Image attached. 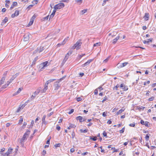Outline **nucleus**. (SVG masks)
<instances>
[{
    "label": "nucleus",
    "instance_id": "nucleus-1",
    "mask_svg": "<svg viewBox=\"0 0 156 156\" xmlns=\"http://www.w3.org/2000/svg\"><path fill=\"white\" fill-rule=\"evenodd\" d=\"M30 131L29 130H27L26 132L23 135V137L21 138L20 140L21 143V142L25 140H26L27 139V137H28V135L30 134Z\"/></svg>",
    "mask_w": 156,
    "mask_h": 156
},
{
    "label": "nucleus",
    "instance_id": "nucleus-2",
    "mask_svg": "<svg viewBox=\"0 0 156 156\" xmlns=\"http://www.w3.org/2000/svg\"><path fill=\"white\" fill-rule=\"evenodd\" d=\"M65 6L64 3H60L58 4L55 5L54 7L56 9H60L62 8H63Z\"/></svg>",
    "mask_w": 156,
    "mask_h": 156
},
{
    "label": "nucleus",
    "instance_id": "nucleus-3",
    "mask_svg": "<svg viewBox=\"0 0 156 156\" xmlns=\"http://www.w3.org/2000/svg\"><path fill=\"white\" fill-rule=\"evenodd\" d=\"M40 91V90H37L34 93V95H32L31 97V100H33L34 98L38 94Z\"/></svg>",
    "mask_w": 156,
    "mask_h": 156
},
{
    "label": "nucleus",
    "instance_id": "nucleus-4",
    "mask_svg": "<svg viewBox=\"0 0 156 156\" xmlns=\"http://www.w3.org/2000/svg\"><path fill=\"white\" fill-rule=\"evenodd\" d=\"M36 17L34 15L32 16V18H31L30 19V20L29 22V23L28 24L27 26L28 27H29L31 25H32L34 21V20L35 18Z\"/></svg>",
    "mask_w": 156,
    "mask_h": 156
},
{
    "label": "nucleus",
    "instance_id": "nucleus-5",
    "mask_svg": "<svg viewBox=\"0 0 156 156\" xmlns=\"http://www.w3.org/2000/svg\"><path fill=\"white\" fill-rule=\"evenodd\" d=\"M128 64V62H125L124 63H122L121 64L119 65V63H118L117 65L118 66H117V67L118 68H122L126 66Z\"/></svg>",
    "mask_w": 156,
    "mask_h": 156
},
{
    "label": "nucleus",
    "instance_id": "nucleus-6",
    "mask_svg": "<svg viewBox=\"0 0 156 156\" xmlns=\"http://www.w3.org/2000/svg\"><path fill=\"white\" fill-rule=\"evenodd\" d=\"M81 43L80 41H77L74 45L76 47V49L77 50L80 49V46Z\"/></svg>",
    "mask_w": 156,
    "mask_h": 156
},
{
    "label": "nucleus",
    "instance_id": "nucleus-7",
    "mask_svg": "<svg viewBox=\"0 0 156 156\" xmlns=\"http://www.w3.org/2000/svg\"><path fill=\"white\" fill-rule=\"evenodd\" d=\"M48 63V61H45L44 62L41 63L40 66L42 67L41 69H44V68L48 66L47 64Z\"/></svg>",
    "mask_w": 156,
    "mask_h": 156
},
{
    "label": "nucleus",
    "instance_id": "nucleus-8",
    "mask_svg": "<svg viewBox=\"0 0 156 156\" xmlns=\"http://www.w3.org/2000/svg\"><path fill=\"white\" fill-rule=\"evenodd\" d=\"M93 60V59H91L88 60L87 62H86L84 64H83L82 65V67H84L87 66L89 64V63L91 62Z\"/></svg>",
    "mask_w": 156,
    "mask_h": 156
},
{
    "label": "nucleus",
    "instance_id": "nucleus-9",
    "mask_svg": "<svg viewBox=\"0 0 156 156\" xmlns=\"http://www.w3.org/2000/svg\"><path fill=\"white\" fill-rule=\"evenodd\" d=\"M12 148H9L8 150V151L4 155V156H5L6 155L7 156H8L12 151Z\"/></svg>",
    "mask_w": 156,
    "mask_h": 156
},
{
    "label": "nucleus",
    "instance_id": "nucleus-10",
    "mask_svg": "<svg viewBox=\"0 0 156 156\" xmlns=\"http://www.w3.org/2000/svg\"><path fill=\"white\" fill-rule=\"evenodd\" d=\"M19 11L16 10L15 13L12 14L11 15V17L12 18H14L15 16H17L19 15Z\"/></svg>",
    "mask_w": 156,
    "mask_h": 156
},
{
    "label": "nucleus",
    "instance_id": "nucleus-11",
    "mask_svg": "<svg viewBox=\"0 0 156 156\" xmlns=\"http://www.w3.org/2000/svg\"><path fill=\"white\" fill-rule=\"evenodd\" d=\"M77 120H79L80 122H82L85 121V119H83V117L81 116H78L76 117Z\"/></svg>",
    "mask_w": 156,
    "mask_h": 156
},
{
    "label": "nucleus",
    "instance_id": "nucleus-12",
    "mask_svg": "<svg viewBox=\"0 0 156 156\" xmlns=\"http://www.w3.org/2000/svg\"><path fill=\"white\" fill-rule=\"evenodd\" d=\"M30 36L31 35L29 33L25 34L24 35V39H29L30 38Z\"/></svg>",
    "mask_w": 156,
    "mask_h": 156
},
{
    "label": "nucleus",
    "instance_id": "nucleus-13",
    "mask_svg": "<svg viewBox=\"0 0 156 156\" xmlns=\"http://www.w3.org/2000/svg\"><path fill=\"white\" fill-rule=\"evenodd\" d=\"M149 18V14L148 13H146L145 16L144 17V20L147 21L148 20Z\"/></svg>",
    "mask_w": 156,
    "mask_h": 156
},
{
    "label": "nucleus",
    "instance_id": "nucleus-14",
    "mask_svg": "<svg viewBox=\"0 0 156 156\" xmlns=\"http://www.w3.org/2000/svg\"><path fill=\"white\" fill-rule=\"evenodd\" d=\"M54 86L55 87V90H58L60 86L59 85L58 83H57V82H55L54 84Z\"/></svg>",
    "mask_w": 156,
    "mask_h": 156
},
{
    "label": "nucleus",
    "instance_id": "nucleus-15",
    "mask_svg": "<svg viewBox=\"0 0 156 156\" xmlns=\"http://www.w3.org/2000/svg\"><path fill=\"white\" fill-rule=\"evenodd\" d=\"M8 21V18L7 17H6L5 19L2 21V22L1 23V25H3L5 23Z\"/></svg>",
    "mask_w": 156,
    "mask_h": 156
},
{
    "label": "nucleus",
    "instance_id": "nucleus-16",
    "mask_svg": "<svg viewBox=\"0 0 156 156\" xmlns=\"http://www.w3.org/2000/svg\"><path fill=\"white\" fill-rule=\"evenodd\" d=\"M37 49H38V51L39 53H40L42 52L43 50L44 49V48L43 47H40L39 48H37Z\"/></svg>",
    "mask_w": 156,
    "mask_h": 156
},
{
    "label": "nucleus",
    "instance_id": "nucleus-17",
    "mask_svg": "<svg viewBox=\"0 0 156 156\" xmlns=\"http://www.w3.org/2000/svg\"><path fill=\"white\" fill-rule=\"evenodd\" d=\"M56 79H51L49 80H48L46 82V85H48V84L54 81V80H55Z\"/></svg>",
    "mask_w": 156,
    "mask_h": 156
},
{
    "label": "nucleus",
    "instance_id": "nucleus-18",
    "mask_svg": "<svg viewBox=\"0 0 156 156\" xmlns=\"http://www.w3.org/2000/svg\"><path fill=\"white\" fill-rule=\"evenodd\" d=\"M66 42L65 40H64L62 43H59L58 44L57 46L58 47H59L61 45H63Z\"/></svg>",
    "mask_w": 156,
    "mask_h": 156
},
{
    "label": "nucleus",
    "instance_id": "nucleus-19",
    "mask_svg": "<svg viewBox=\"0 0 156 156\" xmlns=\"http://www.w3.org/2000/svg\"><path fill=\"white\" fill-rule=\"evenodd\" d=\"M5 80V77H3L0 80V86L3 84Z\"/></svg>",
    "mask_w": 156,
    "mask_h": 156
},
{
    "label": "nucleus",
    "instance_id": "nucleus-20",
    "mask_svg": "<svg viewBox=\"0 0 156 156\" xmlns=\"http://www.w3.org/2000/svg\"><path fill=\"white\" fill-rule=\"evenodd\" d=\"M90 140H92L94 141H95L97 140V138L96 136H93V137H92L91 136H90Z\"/></svg>",
    "mask_w": 156,
    "mask_h": 156
},
{
    "label": "nucleus",
    "instance_id": "nucleus-21",
    "mask_svg": "<svg viewBox=\"0 0 156 156\" xmlns=\"http://www.w3.org/2000/svg\"><path fill=\"white\" fill-rule=\"evenodd\" d=\"M124 111V110L121 109L120 110H119L116 113V114L117 115H118L120 113H122Z\"/></svg>",
    "mask_w": 156,
    "mask_h": 156
},
{
    "label": "nucleus",
    "instance_id": "nucleus-22",
    "mask_svg": "<svg viewBox=\"0 0 156 156\" xmlns=\"http://www.w3.org/2000/svg\"><path fill=\"white\" fill-rule=\"evenodd\" d=\"M38 56H37L34 59V60H33V61L32 62V65H34V64H35L36 61L38 59Z\"/></svg>",
    "mask_w": 156,
    "mask_h": 156
},
{
    "label": "nucleus",
    "instance_id": "nucleus-23",
    "mask_svg": "<svg viewBox=\"0 0 156 156\" xmlns=\"http://www.w3.org/2000/svg\"><path fill=\"white\" fill-rule=\"evenodd\" d=\"M152 41V40H149V41H147L145 40H144L143 41V42L145 44H148L149 42H151Z\"/></svg>",
    "mask_w": 156,
    "mask_h": 156
},
{
    "label": "nucleus",
    "instance_id": "nucleus-24",
    "mask_svg": "<svg viewBox=\"0 0 156 156\" xmlns=\"http://www.w3.org/2000/svg\"><path fill=\"white\" fill-rule=\"evenodd\" d=\"M80 132L81 133H87V131L88 130L87 129H80Z\"/></svg>",
    "mask_w": 156,
    "mask_h": 156
},
{
    "label": "nucleus",
    "instance_id": "nucleus-25",
    "mask_svg": "<svg viewBox=\"0 0 156 156\" xmlns=\"http://www.w3.org/2000/svg\"><path fill=\"white\" fill-rule=\"evenodd\" d=\"M150 135V134H148L146 135L145 136V138L146 141H147L149 140V136Z\"/></svg>",
    "mask_w": 156,
    "mask_h": 156
},
{
    "label": "nucleus",
    "instance_id": "nucleus-26",
    "mask_svg": "<svg viewBox=\"0 0 156 156\" xmlns=\"http://www.w3.org/2000/svg\"><path fill=\"white\" fill-rule=\"evenodd\" d=\"M16 77V76H15L14 75L12 76V77L10 79L9 81H11V83L12 82V81Z\"/></svg>",
    "mask_w": 156,
    "mask_h": 156
},
{
    "label": "nucleus",
    "instance_id": "nucleus-27",
    "mask_svg": "<svg viewBox=\"0 0 156 156\" xmlns=\"http://www.w3.org/2000/svg\"><path fill=\"white\" fill-rule=\"evenodd\" d=\"M101 42H98V43H96L95 44H94L93 46H94V47H95V46H100V45H101Z\"/></svg>",
    "mask_w": 156,
    "mask_h": 156
},
{
    "label": "nucleus",
    "instance_id": "nucleus-28",
    "mask_svg": "<svg viewBox=\"0 0 156 156\" xmlns=\"http://www.w3.org/2000/svg\"><path fill=\"white\" fill-rule=\"evenodd\" d=\"M23 121V118L22 116H20V119L19 120V124H21L22 122Z\"/></svg>",
    "mask_w": 156,
    "mask_h": 156
},
{
    "label": "nucleus",
    "instance_id": "nucleus-29",
    "mask_svg": "<svg viewBox=\"0 0 156 156\" xmlns=\"http://www.w3.org/2000/svg\"><path fill=\"white\" fill-rule=\"evenodd\" d=\"M119 87V84H117L116 86L114 87L113 88V90H118V88Z\"/></svg>",
    "mask_w": 156,
    "mask_h": 156
},
{
    "label": "nucleus",
    "instance_id": "nucleus-30",
    "mask_svg": "<svg viewBox=\"0 0 156 156\" xmlns=\"http://www.w3.org/2000/svg\"><path fill=\"white\" fill-rule=\"evenodd\" d=\"M122 38V35L120 34L117 37H116L115 39H119Z\"/></svg>",
    "mask_w": 156,
    "mask_h": 156
},
{
    "label": "nucleus",
    "instance_id": "nucleus-31",
    "mask_svg": "<svg viewBox=\"0 0 156 156\" xmlns=\"http://www.w3.org/2000/svg\"><path fill=\"white\" fill-rule=\"evenodd\" d=\"M149 122L147 121H145V123L144 125H145V126L149 127Z\"/></svg>",
    "mask_w": 156,
    "mask_h": 156
},
{
    "label": "nucleus",
    "instance_id": "nucleus-32",
    "mask_svg": "<svg viewBox=\"0 0 156 156\" xmlns=\"http://www.w3.org/2000/svg\"><path fill=\"white\" fill-rule=\"evenodd\" d=\"M122 89L124 91H126L128 89V87L126 86H125L122 88Z\"/></svg>",
    "mask_w": 156,
    "mask_h": 156
},
{
    "label": "nucleus",
    "instance_id": "nucleus-33",
    "mask_svg": "<svg viewBox=\"0 0 156 156\" xmlns=\"http://www.w3.org/2000/svg\"><path fill=\"white\" fill-rule=\"evenodd\" d=\"M85 55V54H82L81 55H79L78 57L79 58V59H80L83 56Z\"/></svg>",
    "mask_w": 156,
    "mask_h": 156
},
{
    "label": "nucleus",
    "instance_id": "nucleus-34",
    "mask_svg": "<svg viewBox=\"0 0 156 156\" xmlns=\"http://www.w3.org/2000/svg\"><path fill=\"white\" fill-rule=\"evenodd\" d=\"M22 89L23 88H19L17 91L16 92V94H19L21 92Z\"/></svg>",
    "mask_w": 156,
    "mask_h": 156
},
{
    "label": "nucleus",
    "instance_id": "nucleus-35",
    "mask_svg": "<svg viewBox=\"0 0 156 156\" xmlns=\"http://www.w3.org/2000/svg\"><path fill=\"white\" fill-rule=\"evenodd\" d=\"M38 2V0H33L32 2V3L33 4H37V3Z\"/></svg>",
    "mask_w": 156,
    "mask_h": 156
},
{
    "label": "nucleus",
    "instance_id": "nucleus-36",
    "mask_svg": "<svg viewBox=\"0 0 156 156\" xmlns=\"http://www.w3.org/2000/svg\"><path fill=\"white\" fill-rule=\"evenodd\" d=\"M125 129V127L123 128L121 130H120V133H123Z\"/></svg>",
    "mask_w": 156,
    "mask_h": 156
},
{
    "label": "nucleus",
    "instance_id": "nucleus-37",
    "mask_svg": "<svg viewBox=\"0 0 156 156\" xmlns=\"http://www.w3.org/2000/svg\"><path fill=\"white\" fill-rule=\"evenodd\" d=\"M144 108L145 107H143L142 106H139V107L138 108V109L140 110L141 109H142L143 110H144Z\"/></svg>",
    "mask_w": 156,
    "mask_h": 156
},
{
    "label": "nucleus",
    "instance_id": "nucleus-38",
    "mask_svg": "<svg viewBox=\"0 0 156 156\" xmlns=\"http://www.w3.org/2000/svg\"><path fill=\"white\" fill-rule=\"evenodd\" d=\"M68 58L67 57V56H65L64 58V59L62 62L63 63H65L67 61Z\"/></svg>",
    "mask_w": 156,
    "mask_h": 156
},
{
    "label": "nucleus",
    "instance_id": "nucleus-39",
    "mask_svg": "<svg viewBox=\"0 0 156 156\" xmlns=\"http://www.w3.org/2000/svg\"><path fill=\"white\" fill-rule=\"evenodd\" d=\"M69 126L71 128H75L76 127L75 125L73 124H70Z\"/></svg>",
    "mask_w": 156,
    "mask_h": 156
},
{
    "label": "nucleus",
    "instance_id": "nucleus-40",
    "mask_svg": "<svg viewBox=\"0 0 156 156\" xmlns=\"http://www.w3.org/2000/svg\"><path fill=\"white\" fill-rule=\"evenodd\" d=\"M61 144L58 143V144H55V145H54V146L56 148L58 147H60V146H61Z\"/></svg>",
    "mask_w": 156,
    "mask_h": 156
},
{
    "label": "nucleus",
    "instance_id": "nucleus-41",
    "mask_svg": "<svg viewBox=\"0 0 156 156\" xmlns=\"http://www.w3.org/2000/svg\"><path fill=\"white\" fill-rule=\"evenodd\" d=\"M46 151L45 150H43L41 154L43 156H44L45 154H46Z\"/></svg>",
    "mask_w": 156,
    "mask_h": 156
},
{
    "label": "nucleus",
    "instance_id": "nucleus-42",
    "mask_svg": "<svg viewBox=\"0 0 156 156\" xmlns=\"http://www.w3.org/2000/svg\"><path fill=\"white\" fill-rule=\"evenodd\" d=\"M103 135L105 137H107V133L105 131L103 132Z\"/></svg>",
    "mask_w": 156,
    "mask_h": 156
},
{
    "label": "nucleus",
    "instance_id": "nucleus-43",
    "mask_svg": "<svg viewBox=\"0 0 156 156\" xmlns=\"http://www.w3.org/2000/svg\"><path fill=\"white\" fill-rule=\"evenodd\" d=\"M129 125L131 127H134L135 126V123L134 122H133L132 123L130 124Z\"/></svg>",
    "mask_w": 156,
    "mask_h": 156
},
{
    "label": "nucleus",
    "instance_id": "nucleus-44",
    "mask_svg": "<svg viewBox=\"0 0 156 156\" xmlns=\"http://www.w3.org/2000/svg\"><path fill=\"white\" fill-rule=\"evenodd\" d=\"M75 136V133L74 131H73L72 134V139H73Z\"/></svg>",
    "mask_w": 156,
    "mask_h": 156
},
{
    "label": "nucleus",
    "instance_id": "nucleus-45",
    "mask_svg": "<svg viewBox=\"0 0 156 156\" xmlns=\"http://www.w3.org/2000/svg\"><path fill=\"white\" fill-rule=\"evenodd\" d=\"M118 40H113L111 41V42H112L113 44H115L117 41Z\"/></svg>",
    "mask_w": 156,
    "mask_h": 156
},
{
    "label": "nucleus",
    "instance_id": "nucleus-46",
    "mask_svg": "<svg viewBox=\"0 0 156 156\" xmlns=\"http://www.w3.org/2000/svg\"><path fill=\"white\" fill-rule=\"evenodd\" d=\"M150 83V81L149 80H148L147 81V82H145L144 83V85H146L147 84H149Z\"/></svg>",
    "mask_w": 156,
    "mask_h": 156
},
{
    "label": "nucleus",
    "instance_id": "nucleus-47",
    "mask_svg": "<svg viewBox=\"0 0 156 156\" xmlns=\"http://www.w3.org/2000/svg\"><path fill=\"white\" fill-rule=\"evenodd\" d=\"M54 112H51L50 113L48 114L47 115V116L48 117H50L51 115H52V114H53Z\"/></svg>",
    "mask_w": 156,
    "mask_h": 156
},
{
    "label": "nucleus",
    "instance_id": "nucleus-48",
    "mask_svg": "<svg viewBox=\"0 0 156 156\" xmlns=\"http://www.w3.org/2000/svg\"><path fill=\"white\" fill-rule=\"evenodd\" d=\"M109 58V57H108V58H106L105 59V60H104V61H103L105 63H106L108 61Z\"/></svg>",
    "mask_w": 156,
    "mask_h": 156
},
{
    "label": "nucleus",
    "instance_id": "nucleus-49",
    "mask_svg": "<svg viewBox=\"0 0 156 156\" xmlns=\"http://www.w3.org/2000/svg\"><path fill=\"white\" fill-rule=\"evenodd\" d=\"M87 11V9H84L81 11V12L82 13V14H83L86 12Z\"/></svg>",
    "mask_w": 156,
    "mask_h": 156
},
{
    "label": "nucleus",
    "instance_id": "nucleus-50",
    "mask_svg": "<svg viewBox=\"0 0 156 156\" xmlns=\"http://www.w3.org/2000/svg\"><path fill=\"white\" fill-rule=\"evenodd\" d=\"M33 5H30L28 6L27 8L28 9V10H29L31 8L33 7Z\"/></svg>",
    "mask_w": 156,
    "mask_h": 156
},
{
    "label": "nucleus",
    "instance_id": "nucleus-51",
    "mask_svg": "<svg viewBox=\"0 0 156 156\" xmlns=\"http://www.w3.org/2000/svg\"><path fill=\"white\" fill-rule=\"evenodd\" d=\"M154 98V97H151L149 98L148 99V100L149 101H152L153 100Z\"/></svg>",
    "mask_w": 156,
    "mask_h": 156
},
{
    "label": "nucleus",
    "instance_id": "nucleus-52",
    "mask_svg": "<svg viewBox=\"0 0 156 156\" xmlns=\"http://www.w3.org/2000/svg\"><path fill=\"white\" fill-rule=\"evenodd\" d=\"M73 112H74V109H71L70 110V111L68 113L69 114H71V113H73Z\"/></svg>",
    "mask_w": 156,
    "mask_h": 156
},
{
    "label": "nucleus",
    "instance_id": "nucleus-53",
    "mask_svg": "<svg viewBox=\"0 0 156 156\" xmlns=\"http://www.w3.org/2000/svg\"><path fill=\"white\" fill-rule=\"evenodd\" d=\"M5 149L4 148H3L2 149H1V150L0 151L1 154H3V153H2L3 152L5 151Z\"/></svg>",
    "mask_w": 156,
    "mask_h": 156
},
{
    "label": "nucleus",
    "instance_id": "nucleus-54",
    "mask_svg": "<svg viewBox=\"0 0 156 156\" xmlns=\"http://www.w3.org/2000/svg\"><path fill=\"white\" fill-rule=\"evenodd\" d=\"M21 109V107H19L17 109V110L16 111V113H18V112H19L20 110V109Z\"/></svg>",
    "mask_w": 156,
    "mask_h": 156
},
{
    "label": "nucleus",
    "instance_id": "nucleus-55",
    "mask_svg": "<svg viewBox=\"0 0 156 156\" xmlns=\"http://www.w3.org/2000/svg\"><path fill=\"white\" fill-rule=\"evenodd\" d=\"M82 100V99L81 98H80V97H79V98H77L76 99V100L78 101H81Z\"/></svg>",
    "mask_w": 156,
    "mask_h": 156
},
{
    "label": "nucleus",
    "instance_id": "nucleus-56",
    "mask_svg": "<svg viewBox=\"0 0 156 156\" xmlns=\"http://www.w3.org/2000/svg\"><path fill=\"white\" fill-rule=\"evenodd\" d=\"M46 117V116L45 115H43V117L42 118V121H44V120H45Z\"/></svg>",
    "mask_w": 156,
    "mask_h": 156
},
{
    "label": "nucleus",
    "instance_id": "nucleus-57",
    "mask_svg": "<svg viewBox=\"0 0 156 156\" xmlns=\"http://www.w3.org/2000/svg\"><path fill=\"white\" fill-rule=\"evenodd\" d=\"M82 0H76V2L77 3H80V4L82 3Z\"/></svg>",
    "mask_w": 156,
    "mask_h": 156
},
{
    "label": "nucleus",
    "instance_id": "nucleus-58",
    "mask_svg": "<svg viewBox=\"0 0 156 156\" xmlns=\"http://www.w3.org/2000/svg\"><path fill=\"white\" fill-rule=\"evenodd\" d=\"M56 129L58 130L59 131L60 129V127L58 125H57Z\"/></svg>",
    "mask_w": 156,
    "mask_h": 156
},
{
    "label": "nucleus",
    "instance_id": "nucleus-59",
    "mask_svg": "<svg viewBox=\"0 0 156 156\" xmlns=\"http://www.w3.org/2000/svg\"><path fill=\"white\" fill-rule=\"evenodd\" d=\"M17 3L16 2H14L12 5L14 6H15L17 5Z\"/></svg>",
    "mask_w": 156,
    "mask_h": 156
},
{
    "label": "nucleus",
    "instance_id": "nucleus-60",
    "mask_svg": "<svg viewBox=\"0 0 156 156\" xmlns=\"http://www.w3.org/2000/svg\"><path fill=\"white\" fill-rule=\"evenodd\" d=\"M107 99L106 96H105V97H104V98L103 100H102V102L103 103L105 101H106Z\"/></svg>",
    "mask_w": 156,
    "mask_h": 156
},
{
    "label": "nucleus",
    "instance_id": "nucleus-61",
    "mask_svg": "<svg viewBox=\"0 0 156 156\" xmlns=\"http://www.w3.org/2000/svg\"><path fill=\"white\" fill-rule=\"evenodd\" d=\"M94 93L95 95H97L98 94V90L97 89H96L94 91Z\"/></svg>",
    "mask_w": 156,
    "mask_h": 156
},
{
    "label": "nucleus",
    "instance_id": "nucleus-62",
    "mask_svg": "<svg viewBox=\"0 0 156 156\" xmlns=\"http://www.w3.org/2000/svg\"><path fill=\"white\" fill-rule=\"evenodd\" d=\"M26 104L25 103L24 104L22 105L21 106H20L21 108V109H23V108L25 106Z\"/></svg>",
    "mask_w": 156,
    "mask_h": 156
},
{
    "label": "nucleus",
    "instance_id": "nucleus-63",
    "mask_svg": "<svg viewBox=\"0 0 156 156\" xmlns=\"http://www.w3.org/2000/svg\"><path fill=\"white\" fill-rule=\"evenodd\" d=\"M140 122L142 125H144L145 122L143 120H141Z\"/></svg>",
    "mask_w": 156,
    "mask_h": 156
},
{
    "label": "nucleus",
    "instance_id": "nucleus-64",
    "mask_svg": "<svg viewBox=\"0 0 156 156\" xmlns=\"http://www.w3.org/2000/svg\"><path fill=\"white\" fill-rule=\"evenodd\" d=\"M88 154V152H86L84 153H82V155L83 156H84L87 154Z\"/></svg>",
    "mask_w": 156,
    "mask_h": 156
}]
</instances>
